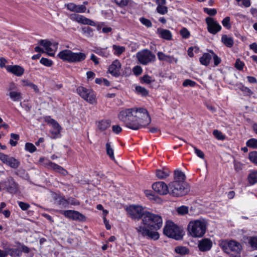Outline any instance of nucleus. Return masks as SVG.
Listing matches in <instances>:
<instances>
[{"instance_id":"nucleus-1","label":"nucleus","mask_w":257,"mask_h":257,"mask_svg":"<svg viewBox=\"0 0 257 257\" xmlns=\"http://www.w3.org/2000/svg\"><path fill=\"white\" fill-rule=\"evenodd\" d=\"M163 225V219L161 216L149 212H146L143 216L142 224L136 227L137 232L143 237L148 239L157 240L159 238V234L154 229L157 230L161 228Z\"/></svg>"},{"instance_id":"nucleus-2","label":"nucleus","mask_w":257,"mask_h":257,"mask_svg":"<svg viewBox=\"0 0 257 257\" xmlns=\"http://www.w3.org/2000/svg\"><path fill=\"white\" fill-rule=\"evenodd\" d=\"M207 222L204 219L190 221L187 226L188 234L193 237H201L206 232Z\"/></svg>"},{"instance_id":"nucleus-3","label":"nucleus","mask_w":257,"mask_h":257,"mask_svg":"<svg viewBox=\"0 0 257 257\" xmlns=\"http://www.w3.org/2000/svg\"><path fill=\"white\" fill-rule=\"evenodd\" d=\"M134 124L137 126L134 130L147 127L151 122V117L147 110L142 107H135Z\"/></svg>"},{"instance_id":"nucleus-4","label":"nucleus","mask_w":257,"mask_h":257,"mask_svg":"<svg viewBox=\"0 0 257 257\" xmlns=\"http://www.w3.org/2000/svg\"><path fill=\"white\" fill-rule=\"evenodd\" d=\"M57 56L64 61L69 63H78L84 60L86 55L82 52L75 53L72 51L65 49L60 51Z\"/></svg>"},{"instance_id":"nucleus-5","label":"nucleus","mask_w":257,"mask_h":257,"mask_svg":"<svg viewBox=\"0 0 257 257\" xmlns=\"http://www.w3.org/2000/svg\"><path fill=\"white\" fill-rule=\"evenodd\" d=\"M220 245L225 252L230 254L232 257L239 255L242 250L241 244L234 240L222 241Z\"/></svg>"},{"instance_id":"nucleus-6","label":"nucleus","mask_w":257,"mask_h":257,"mask_svg":"<svg viewBox=\"0 0 257 257\" xmlns=\"http://www.w3.org/2000/svg\"><path fill=\"white\" fill-rule=\"evenodd\" d=\"M134 109L135 107L122 109L118 114V119L123 122L127 127L133 130L137 128V126L134 123Z\"/></svg>"},{"instance_id":"nucleus-7","label":"nucleus","mask_w":257,"mask_h":257,"mask_svg":"<svg viewBox=\"0 0 257 257\" xmlns=\"http://www.w3.org/2000/svg\"><path fill=\"white\" fill-rule=\"evenodd\" d=\"M164 234L169 237L179 240L183 236V230L171 221H167L163 229Z\"/></svg>"},{"instance_id":"nucleus-8","label":"nucleus","mask_w":257,"mask_h":257,"mask_svg":"<svg viewBox=\"0 0 257 257\" xmlns=\"http://www.w3.org/2000/svg\"><path fill=\"white\" fill-rule=\"evenodd\" d=\"M136 57L139 62L143 65L154 62L156 59V56L148 49H143L139 51L136 54Z\"/></svg>"},{"instance_id":"nucleus-9","label":"nucleus","mask_w":257,"mask_h":257,"mask_svg":"<svg viewBox=\"0 0 257 257\" xmlns=\"http://www.w3.org/2000/svg\"><path fill=\"white\" fill-rule=\"evenodd\" d=\"M7 90V95L12 101L19 102L22 100V93L19 90L17 84L14 82H11L9 84Z\"/></svg>"},{"instance_id":"nucleus-10","label":"nucleus","mask_w":257,"mask_h":257,"mask_svg":"<svg viewBox=\"0 0 257 257\" xmlns=\"http://www.w3.org/2000/svg\"><path fill=\"white\" fill-rule=\"evenodd\" d=\"M45 120L48 123L52 125V128L50 130L51 138L53 139H56L61 137L60 132L61 127L55 119L51 118L50 116H46Z\"/></svg>"},{"instance_id":"nucleus-11","label":"nucleus","mask_w":257,"mask_h":257,"mask_svg":"<svg viewBox=\"0 0 257 257\" xmlns=\"http://www.w3.org/2000/svg\"><path fill=\"white\" fill-rule=\"evenodd\" d=\"M187 190L185 189L184 184L172 182L169 184V193L174 196H181L187 193Z\"/></svg>"},{"instance_id":"nucleus-12","label":"nucleus","mask_w":257,"mask_h":257,"mask_svg":"<svg viewBox=\"0 0 257 257\" xmlns=\"http://www.w3.org/2000/svg\"><path fill=\"white\" fill-rule=\"evenodd\" d=\"M127 213L133 219H139L142 218L143 219L144 214L146 212L144 208L139 205H132L126 208Z\"/></svg>"},{"instance_id":"nucleus-13","label":"nucleus","mask_w":257,"mask_h":257,"mask_svg":"<svg viewBox=\"0 0 257 257\" xmlns=\"http://www.w3.org/2000/svg\"><path fill=\"white\" fill-rule=\"evenodd\" d=\"M205 22L207 24V29L209 33L215 35L221 31L222 29L221 25L213 18L207 17L205 19Z\"/></svg>"},{"instance_id":"nucleus-14","label":"nucleus","mask_w":257,"mask_h":257,"mask_svg":"<svg viewBox=\"0 0 257 257\" xmlns=\"http://www.w3.org/2000/svg\"><path fill=\"white\" fill-rule=\"evenodd\" d=\"M39 44L45 48L47 54L50 56L54 55L58 46L57 42H51L47 40H41Z\"/></svg>"},{"instance_id":"nucleus-15","label":"nucleus","mask_w":257,"mask_h":257,"mask_svg":"<svg viewBox=\"0 0 257 257\" xmlns=\"http://www.w3.org/2000/svg\"><path fill=\"white\" fill-rule=\"evenodd\" d=\"M60 213L64 215L66 217L74 220L84 221L86 219L85 216L78 211L68 210H61Z\"/></svg>"},{"instance_id":"nucleus-16","label":"nucleus","mask_w":257,"mask_h":257,"mask_svg":"<svg viewBox=\"0 0 257 257\" xmlns=\"http://www.w3.org/2000/svg\"><path fill=\"white\" fill-rule=\"evenodd\" d=\"M2 184L5 186L7 191L11 194H16L19 191V184L12 177H9L6 181L2 182Z\"/></svg>"},{"instance_id":"nucleus-17","label":"nucleus","mask_w":257,"mask_h":257,"mask_svg":"<svg viewBox=\"0 0 257 257\" xmlns=\"http://www.w3.org/2000/svg\"><path fill=\"white\" fill-rule=\"evenodd\" d=\"M0 160L4 164L14 169L18 168L20 164V162L18 160L14 157H9L8 155L1 152H0Z\"/></svg>"},{"instance_id":"nucleus-18","label":"nucleus","mask_w":257,"mask_h":257,"mask_svg":"<svg viewBox=\"0 0 257 257\" xmlns=\"http://www.w3.org/2000/svg\"><path fill=\"white\" fill-rule=\"evenodd\" d=\"M69 18L72 21L76 22L79 24L91 26H95V23L94 21L82 15L76 14H72L69 16Z\"/></svg>"},{"instance_id":"nucleus-19","label":"nucleus","mask_w":257,"mask_h":257,"mask_svg":"<svg viewBox=\"0 0 257 257\" xmlns=\"http://www.w3.org/2000/svg\"><path fill=\"white\" fill-rule=\"evenodd\" d=\"M153 189L160 195H165L169 193V186L164 182L159 181L152 185Z\"/></svg>"},{"instance_id":"nucleus-20","label":"nucleus","mask_w":257,"mask_h":257,"mask_svg":"<svg viewBox=\"0 0 257 257\" xmlns=\"http://www.w3.org/2000/svg\"><path fill=\"white\" fill-rule=\"evenodd\" d=\"M7 71L14 75L20 77L22 76L25 72L24 69L20 65H8L6 67Z\"/></svg>"},{"instance_id":"nucleus-21","label":"nucleus","mask_w":257,"mask_h":257,"mask_svg":"<svg viewBox=\"0 0 257 257\" xmlns=\"http://www.w3.org/2000/svg\"><path fill=\"white\" fill-rule=\"evenodd\" d=\"M121 67L120 61L118 60H115L109 66L108 71L112 75L117 76L120 74Z\"/></svg>"},{"instance_id":"nucleus-22","label":"nucleus","mask_w":257,"mask_h":257,"mask_svg":"<svg viewBox=\"0 0 257 257\" xmlns=\"http://www.w3.org/2000/svg\"><path fill=\"white\" fill-rule=\"evenodd\" d=\"M45 165L49 168L51 169L60 173L63 175L67 174V171L60 166L49 161H47Z\"/></svg>"},{"instance_id":"nucleus-23","label":"nucleus","mask_w":257,"mask_h":257,"mask_svg":"<svg viewBox=\"0 0 257 257\" xmlns=\"http://www.w3.org/2000/svg\"><path fill=\"white\" fill-rule=\"evenodd\" d=\"M212 247V242L209 239L204 238L200 240L198 243V248L202 251H205L210 249Z\"/></svg>"},{"instance_id":"nucleus-24","label":"nucleus","mask_w":257,"mask_h":257,"mask_svg":"<svg viewBox=\"0 0 257 257\" xmlns=\"http://www.w3.org/2000/svg\"><path fill=\"white\" fill-rule=\"evenodd\" d=\"M157 56L160 61H164L170 63H177L178 62L177 58H175L173 56L167 55L163 53L162 52H158L157 53Z\"/></svg>"},{"instance_id":"nucleus-25","label":"nucleus","mask_w":257,"mask_h":257,"mask_svg":"<svg viewBox=\"0 0 257 257\" xmlns=\"http://www.w3.org/2000/svg\"><path fill=\"white\" fill-rule=\"evenodd\" d=\"M156 33L159 37L163 39L168 41L172 39V33L168 30L158 28L157 30Z\"/></svg>"},{"instance_id":"nucleus-26","label":"nucleus","mask_w":257,"mask_h":257,"mask_svg":"<svg viewBox=\"0 0 257 257\" xmlns=\"http://www.w3.org/2000/svg\"><path fill=\"white\" fill-rule=\"evenodd\" d=\"M16 246V248H6L8 255H10L12 257H20L21 256V250L19 247H18V244H17Z\"/></svg>"},{"instance_id":"nucleus-27","label":"nucleus","mask_w":257,"mask_h":257,"mask_svg":"<svg viewBox=\"0 0 257 257\" xmlns=\"http://www.w3.org/2000/svg\"><path fill=\"white\" fill-rule=\"evenodd\" d=\"M93 51L97 55L105 58L108 57L110 55V52L107 50V48H102L101 47H94Z\"/></svg>"},{"instance_id":"nucleus-28","label":"nucleus","mask_w":257,"mask_h":257,"mask_svg":"<svg viewBox=\"0 0 257 257\" xmlns=\"http://www.w3.org/2000/svg\"><path fill=\"white\" fill-rule=\"evenodd\" d=\"M243 240L246 242L254 249H257V236H246L243 237Z\"/></svg>"},{"instance_id":"nucleus-29","label":"nucleus","mask_w":257,"mask_h":257,"mask_svg":"<svg viewBox=\"0 0 257 257\" xmlns=\"http://www.w3.org/2000/svg\"><path fill=\"white\" fill-rule=\"evenodd\" d=\"M110 120L108 119H102L96 123L97 128L100 131H104L110 126Z\"/></svg>"},{"instance_id":"nucleus-30","label":"nucleus","mask_w":257,"mask_h":257,"mask_svg":"<svg viewBox=\"0 0 257 257\" xmlns=\"http://www.w3.org/2000/svg\"><path fill=\"white\" fill-rule=\"evenodd\" d=\"M221 42L227 47L231 48L234 44L232 37L227 35H223L221 39Z\"/></svg>"},{"instance_id":"nucleus-31","label":"nucleus","mask_w":257,"mask_h":257,"mask_svg":"<svg viewBox=\"0 0 257 257\" xmlns=\"http://www.w3.org/2000/svg\"><path fill=\"white\" fill-rule=\"evenodd\" d=\"M86 97L84 98V100L91 104L96 103V96L94 91L92 89H90L86 95Z\"/></svg>"},{"instance_id":"nucleus-32","label":"nucleus","mask_w":257,"mask_h":257,"mask_svg":"<svg viewBox=\"0 0 257 257\" xmlns=\"http://www.w3.org/2000/svg\"><path fill=\"white\" fill-rule=\"evenodd\" d=\"M174 181L180 184H184V181L185 179V175L184 173L181 171H176L174 173Z\"/></svg>"},{"instance_id":"nucleus-33","label":"nucleus","mask_w":257,"mask_h":257,"mask_svg":"<svg viewBox=\"0 0 257 257\" xmlns=\"http://www.w3.org/2000/svg\"><path fill=\"white\" fill-rule=\"evenodd\" d=\"M170 171L168 169L164 168L156 171V176L160 179L166 178L170 175Z\"/></svg>"},{"instance_id":"nucleus-34","label":"nucleus","mask_w":257,"mask_h":257,"mask_svg":"<svg viewBox=\"0 0 257 257\" xmlns=\"http://www.w3.org/2000/svg\"><path fill=\"white\" fill-rule=\"evenodd\" d=\"M212 55L211 54L205 53L200 58L199 61L202 65L207 66L209 64Z\"/></svg>"},{"instance_id":"nucleus-35","label":"nucleus","mask_w":257,"mask_h":257,"mask_svg":"<svg viewBox=\"0 0 257 257\" xmlns=\"http://www.w3.org/2000/svg\"><path fill=\"white\" fill-rule=\"evenodd\" d=\"M248 182L252 185L257 183V171H251L247 177Z\"/></svg>"},{"instance_id":"nucleus-36","label":"nucleus","mask_w":257,"mask_h":257,"mask_svg":"<svg viewBox=\"0 0 257 257\" xmlns=\"http://www.w3.org/2000/svg\"><path fill=\"white\" fill-rule=\"evenodd\" d=\"M22 83V85L23 86H28L30 87L31 88L34 90V91L36 93H39V89L38 88V86L35 85V84L33 83L31 81H30L28 80L23 79L21 81Z\"/></svg>"},{"instance_id":"nucleus-37","label":"nucleus","mask_w":257,"mask_h":257,"mask_svg":"<svg viewBox=\"0 0 257 257\" xmlns=\"http://www.w3.org/2000/svg\"><path fill=\"white\" fill-rule=\"evenodd\" d=\"M112 48L114 50V55L117 56L121 55L125 51V48L124 46L113 45L112 46Z\"/></svg>"},{"instance_id":"nucleus-38","label":"nucleus","mask_w":257,"mask_h":257,"mask_svg":"<svg viewBox=\"0 0 257 257\" xmlns=\"http://www.w3.org/2000/svg\"><path fill=\"white\" fill-rule=\"evenodd\" d=\"M155 80L152 76H150L147 74L144 75L141 78V82L143 84H150L155 82Z\"/></svg>"},{"instance_id":"nucleus-39","label":"nucleus","mask_w":257,"mask_h":257,"mask_svg":"<svg viewBox=\"0 0 257 257\" xmlns=\"http://www.w3.org/2000/svg\"><path fill=\"white\" fill-rule=\"evenodd\" d=\"M90 89H87L86 88H85L82 86H79L78 87L77 89V93L83 98L84 99L85 97H86V94L88 91Z\"/></svg>"},{"instance_id":"nucleus-40","label":"nucleus","mask_w":257,"mask_h":257,"mask_svg":"<svg viewBox=\"0 0 257 257\" xmlns=\"http://www.w3.org/2000/svg\"><path fill=\"white\" fill-rule=\"evenodd\" d=\"M236 5L240 7L248 8L251 6L250 0H235Z\"/></svg>"},{"instance_id":"nucleus-41","label":"nucleus","mask_w":257,"mask_h":257,"mask_svg":"<svg viewBox=\"0 0 257 257\" xmlns=\"http://www.w3.org/2000/svg\"><path fill=\"white\" fill-rule=\"evenodd\" d=\"M106 150L107 155L109 156L110 158L112 160L114 159L113 150L110 145V143L109 142L106 144Z\"/></svg>"},{"instance_id":"nucleus-42","label":"nucleus","mask_w":257,"mask_h":257,"mask_svg":"<svg viewBox=\"0 0 257 257\" xmlns=\"http://www.w3.org/2000/svg\"><path fill=\"white\" fill-rule=\"evenodd\" d=\"M82 32L83 35L87 37L93 36V29L89 27H84L82 28Z\"/></svg>"},{"instance_id":"nucleus-43","label":"nucleus","mask_w":257,"mask_h":257,"mask_svg":"<svg viewBox=\"0 0 257 257\" xmlns=\"http://www.w3.org/2000/svg\"><path fill=\"white\" fill-rule=\"evenodd\" d=\"M135 89L138 94H141L142 96H147L149 93L148 91L142 86H137Z\"/></svg>"},{"instance_id":"nucleus-44","label":"nucleus","mask_w":257,"mask_h":257,"mask_svg":"<svg viewBox=\"0 0 257 257\" xmlns=\"http://www.w3.org/2000/svg\"><path fill=\"white\" fill-rule=\"evenodd\" d=\"M246 145L248 147L257 149V139L252 138L248 140L246 142Z\"/></svg>"},{"instance_id":"nucleus-45","label":"nucleus","mask_w":257,"mask_h":257,"mask_svg":"<svg viewBox=\"0 0 257 257\" xmlns=\"http://www.w3.org/2000/svg\"><path fill=\"white\" fill-rule=\"evenodd\" d=\"M11 139L10 140V144L12 146H16L17 144V141L19 139V136L16 134H11Z\"/></svg>"},{"instance_id":"nucleus-46","label":"nucleus","mask_w":257,"mask_h":257,"mask_svg":"<svg viewBox=\"0 0 257 257\" xmlns=\"http://www.w3.org/2000/svg\"><path fill=\"white\" fill-rule=\"evenodd\" d=\"M175 251L180 254H186L189 252V250L184 246H177L175 248Z\"/></svg>"},{"instance_id":"nucleus-47","label":"nucleus","mask_w":257,"mask_h":257,"mask_svg":"<svg viewBox=\"0 0 257 257\" xmlns=\"http://www.w3.org/2000/svg\"><path fill=\"white\" fill-rule=\"evenodd\" d=\"M249 160L257 166V152L253 151L250 152L248 155Z\"/></svg>"},{"instance_id":"nucleus-48","label":"nucleus","mask_w":257,"mask_h":257,"mask_svg":"<svg viewBox=\"0 0 257 257\" xmlns=\"http://www.w3.org/2000/svg\"><path fill=\"white\" fill-rule=\"evenodd\" d=\"M156 11L161 15H165L168 12V8L165 5L157 6Z\"/></svg>"},{"instance_id":"nucleus-49","label":"nucleus","mask_w":257,"mask_h":257,"mask_svg":"<svg viewBox=\"0 0 257 257\" xmlns=\"http://www.w3.org/2000/svg\"><path fill=\"white\" fill-rule=\"evenodd\" d=\"M25 150L29 152L32 153L36 151V147L32 143H27L25 144Z\"/></svg>"},{"instance_id":"nucleus-50","label":"nucleus","mask_w":257,"mask_h":257,"mask_svg":"<svg viewBox=\"0 0 257 257\" xmlns=\"http://www.w3.org/2000/svg\"><path fill=\"white\" fill-rule=\"evenodd\" d=\"M40 63L47 67H50L53 65V61L46 58H42L40 60Z\"/></svg>"},{"instance_id":"nucleus-51","label":"nucleus","mask_w":257,"mask_h":257,"mask_svg":"<svg viewBox=\"0 0 257 257\" xmlns=\"http://www.w3.org/2000/svg\"><path fill=\"white\" fill-rule=\"evenodd\" d=\"M140 21L143 25L148 28H150L152 26V22L149 19L142 17L140 18Z\"/></svg>"},{"instance_id":"nucleus-52","label":"nucleus","mask_w":257,"mask_h":257,"mask_svg":"<svg viewBox=\"0 0 257 257\" xmlns=\"http://www.w3.org/2000/svg\"><path fill=\"white\" fill-rule=\"evenodd\" d=\"M230 18L229 17H226L222 21V24L227 29H229L231 28V24L230 23Z\"/></svg>"},{"instance_id":"nucleus-53","label":"nucleus","mask_w":257,"mask_h":257,"mask_svg":"<svg viewBox=\"0 0 257 257\" xmlns=\"http://www.w3.org/2000/svg\"><path fill=\"white\" fill-rule=\"evenodd\" d=\"M180 34L184 39H188L190 36L189 31L185 28H183L180 30Z\"/></svg>"},{"instance_id":"nucleus-54","label":"nucleus","mask_w":257,"mask_h":257,"mask_svg":"<svg viewBox=\"0 0 257 257\" xmlns=\"http://www.w3.org/2000/svg\"><path fill=\"white\" fill-rule=\"evenodd\" d=\"M214 136L219 140H223L225 139L224 136L222 135V133L217 130H215L213 132Z\"/></svg>"},{"instance_id":"nucleus-55","label":"nucleus","mask_w":257,"mask_h":257,"mask_svg":"<svg viewBox=\"0 0 257 257\" xmlns=\"http://www.w3.org/2000/svg\"><path fill=\"white\" fill-rule=\"evenodd\" d=\"M16 244H18V247H19V248L21 250V253L22 252H24L25 253H29L30 252V248L27 247V246L24 245L23 244L21 243L20 242H17Z\"/></svg>"},{"instance_id":"nucleus-56","label":"nucleus","mask_w":257,"mask_h":257,"mask_svg":"<svg viewBox=\"0 0 257 257\" xmlns=\"http://www.w3.org/2000/svg\"><path fill=\"white\" fill-rule=\"evenodd\" d=\"M203 11L204 13L209 16H214L217 13V11L215 9H210L208 8H204Z\"/></svg>"},{"instance_id":"nucleus-57","label":"nucleus","mask_w":257,"mask_h":257,"mask_svg":"<svg viewBox=\"0 0 257 257\" xmlns=\"http://www.w3.org/2000/svg\"><path fill=\"white\" fill-rule=\"evenodd\" d=\"M193 148L194 149V152H195V153L196 154V155L198 157H199L201 159H204V153L200 150L198 149V148H197L196 147L193 146V145H191Z\"/></svg>"},{"instance_id":"nucleus-58","label":"nucleus","mask_w":257,"mask_h":257,"mask_svg":"<svg viewBox=\"0 0 257 257\" xmlns=\"http://www.w3.org/2000/svg\"><path fill=\"white\" fill-rule=\"evenodd\" d=\"M211 53L212 57L213 59L214 64L215 66H217L220 62L221 59L218 57L213 51L210 52Z\"/></svg>"},{"instance_id":"nucleus-59","label":"nucleus","mask_w":257,"mask_h":257,"mask_svg":"<svg viewBox=\"0 0 257 257\" xmlns=\"http://www.w3.org/2000/svg\"><path fill=\"white\" fill-rule=\"evenodd\" d=\"M244 64L243 62L240 61L239 59H237L236 60L235 63V67L238 70H241L243 68Z\"/></svg>"},{"instance_id":"nucleus-60","label":"nucleus","mask_w":257,"mask_h":257,"mask_svg":"<svg viewBox=\"0 0 257 257\" xmlns=\"http://www.w3.org/2000/svg\"><path fill=\"white\" fill-rule=\"evenodd\" d=\"M18 204L21 209L24 211L28 210L30 207V205L29 204L24 202L18 201Z\"/></svg>"},{"instance_id":"nucleus-61","label":"nucleus","mask_w":257,"mask_h":257,"mask_svg":"<svg viewBox=\"0 0 257 257\" xmlns=\"http://www.w3.org/2000/svg\"><path fill=\"white\" fill-rule=\"evenodd\" d=\"M196 84V83L190 79H186L183 83V86L184 87L191 86L194 87Z\"/></svg>"},{"instance_id":"nucleus-62","label":"nucleus","mask_w":257,"mask_h":257,"mask_svg":"<svg viewBox=\"0 0 257 257\" xmlns=\"http://www.w3.org/2000/svg\"><path fill=\"white\" fill-rule=\"evenodd\" d=\"M177 212L179 214L184 215L188 213V208L185 206H182L177 209Z\"/></svg>"},{"instance_id":"nucleus-63","label":"nucleus","mask_w":257,"mask_h":257,"mask_svg":"<svg viewBox=\"0 0 257 257\" xmlns=\"http://www.w3.org/2000/svg\"><path fill=\"white\" fill-rule=\"evenodd\" d=\"M86 8L83 5H76L75 13H84L86 11Z\"/></svg>"},{"instance_id":"nucleus-64","label":"nucleus","mask_w":257,"mask_h":257,"mask_svg":"<svg viewBox=\"0 0 257 257\" xmlns=\"http://www.w3.org/2000/svg\"><path fill=\"white\" fill-rule=\"evenodd\" d=\"M115 3L119 7H123L128 4V0H114Z\"/></svg>"}]
</instances>
